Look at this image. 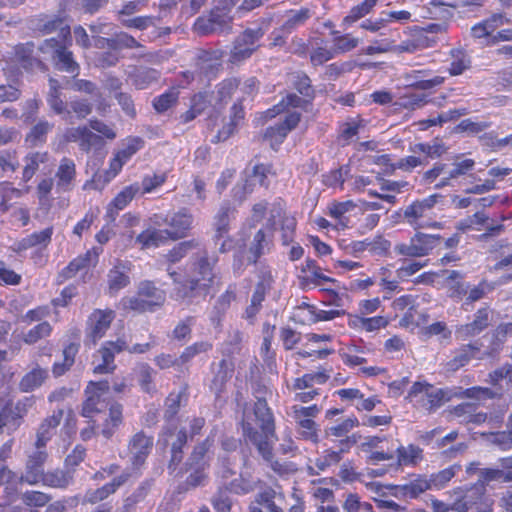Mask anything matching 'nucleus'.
Here are the masks:
<instances>
[{
    "label": "nucleus",
    "mask_w": 512,
    "mask_h": 512,
    "mask_svg": "<svg viewBox=\"0 0 512 512\" xmlns=\"http://www.w3.org/2000/svg\"><path fill=\"white\" fill-rule=\"evenodd\" d=\"M241 426L245 439L257 448L264 460H271L272 442L277 436L274 415L265 398L257 396L253 413L244 412Z\"/></svg>",
    "instance_id": "f257e3e1"
},
{
    "label": "nucleus",
    "mask_w": 512,
    "mask_h": 512,
    "mask_svg": "<svg viewBox=\"0 0 512 512\" xmlns=\"http://www.w3.org/2000/svg\"><path fill=\"white\" fill-rule=\"evenodd\" d=\"M152 223L165 231L171 241L184 239L193 228L194 216L188 208L167 213H156L151 217Z\"/></svg>",
    "instance_id": "f03ea898"
},
{
    "label": "nucleus",
    "mask_w": 512,
    "mask_h": 512,
    "mask_svg": "<svg viewBox=\"0 0 512 512\" xmlns=\"http://www.w3.org/2000/svg\"><path fill=\"white\" fill-rule=\"evenodd\" d=\"M442 198L441 194H432L424 199L412 202L404 209V220L415 230L426 227H440V223L431 222L429 219L433 214L435 205Z\"/></svg>",
    "instance_id": "7ed1b4c3"
},
{
    "label": "nucleus",
    "mask_w": 512,
    "mask_h": 512,
    "mask_svg": "<svg viewBox=\"0 0 512 512\" xmlns=\"http://www.w3.org/2000/svg\"><path fill=\"white\" fill-rule=\"evenodd\" d=\"M39 51L51 56L54 67L57 70L72 74L73 76L79 74V64L74 60L73 53L66 48L62 41L56 38L46 39L39 46Z\"/></svg>",
    "instance_id": "20e7f679"
},
{
    "label": "nucleus",
    "mask_w": 512,
    "mask_h": 512,
    "mask_svg": "<svg viewBox=\"0 0 512 512\" xmlns=\"http://www.w3.org/2000/svg\"><path fill=\"white\" fill-rule=\"evenodd\" d=\"M219 261L217 255H210L207 248L202 244L199 250L190 258V267L193 279L198 280L208 290L215 279V268Z\"/></svg>",
    "instance_id": "39448f33"
},
{
    "label": "nucleus",
    "mask_w": 512,
    "mask_h": 512,
    "mask_svg": "<svg viewBox=\"0 0 512 512\" xmlns=\"http://www.w3.org/2000/svg\"><path fill=\"white\" fill-rule=\"evenodd\" d=\"M127 348V340L118 338L115 341H106L93 355V373L94 374H111L116 369L115 355L125 351Z\"/></svg>",
    "instance_id": "423d86ee"
},
{
    "label": "nucleus",
    "mask_w": 512,
    "mask_h": 512,
    "mask_svg": "<svg viewBox=\"0 0 512 512\" xmlns=\"http://www.w3.org/2000/svg\"><path fill=\"white\" fill-rule=\"evenodd\" d=\"M263 35L264 31L260 27L244 30L233 42V47L229 54V62L232 64H239L250 58L257 50V42L263 37Z\"/></svg>",
    "instance_id": "0eeeda50"
},
{
    "label": "nucleus",
    "mask_w": 512,
    "mask_h": 512,
    "mask_svg": "<svg viewBox=\"0 0 512 512\" xmlns=\"http://www.w3.org/2000/svg\"><path fill=\"white\" fill-rule=\"evenodd\" d=\"M233 17H225L211 8L208 14L199 16L194 24L193 31L199 36L221 34L229 32L232 28Z\"/></svg>",
    "instance_id": "6e6552de"
},
{
    "label": "nucleus",
    "mask_w": 512,
    "mask_h": 512,
    "mask_svg": "<svg viewBox=\"0 0 512 512\" xmlns=\"http://www.w3.org/2000/svg\"><path fill=\"white\" fill-rule=\"evenodd\" d=\"M486 488L483 484L475 483L466 488H456L453 493L455 500L452 503V510L456 512H468L475 505L482 502Z\"/></svg>",
    "instance_id": "1a4fd4ad"
},
{
    "label": "nucleus",
    "mask_w": 512,
    "mask_h": 512,
    "mask_svg": "<svg viewBox=\"0 0 512 512\" xmlns=\"http://www.w3.org/2000/svg\"><path fill=\"white\" fill-rule=\"evenodd\" d=\"M48 459V453L45 448H36V451L28 455L25 464V472L19 478V482L29 485L40 483L44 473V464Z\"/></svg>",
    "instance_id": "9d476101"
},
{
    "label": "nucleus",
    "mask_w": 512,
    "mask_h": 512,
    "mask_svg": "<svg viewBox=\"0 0 512 512\" xmlns=\"http://www.w3.org/2000/svg\"><path fill=\"white\" fill-rule=\"evenodd\" d=\"M301 115L298 112H292L285 116V119L274 126L266 129L264 138L270 142L273 150H277L283 143L288 133L295 129L299 124Z\"/></svg>",
    "instance_id": "9b49d317"
},
{
    "label": "nucleus",
    "mask_w": 512,
    "mask_h": 512,
    "mask_svg": "<svg viewBox=\"0 0 512 512\" xmlns=\"http://www.w3.org/2000/svg\"><path fill=\"white\" fill-rule=\"evenodd\" d=\"M132 263L127 260L117 259L113 267L108 271L107 284L108 293L115 295L130 284L129 273L132 270Z\"/></svg>",
    "instance_id": "f8f14e48"
},
{
    "label": "nucleus",
    "mask_w": 512,
    "mask_h": 512,
    "mask_svg": "<svg viewBox=\"0 0 512 512\" xmlns=\"http://www.w3.org/2000/svg\"><path fill=\"white\" fill-rule=\"evenodd\" d=\"M283 499L284 494L281 490L265 487L256 494L254 502L249 506V512H283L276 504V500Z\"/></svg>",
    "instance_id": "ddd939ff"
},
{
    "label": "nucleus",
    "mask_w": 512,
    "mask_h": 512,
    "mask_svg": "<svg viewBox=\"0 0 512 512\" xmlns=\"http://www.w3.org/2000/svg\"><path fill=\"white\" fill-rule=\"evenodd\" d=\"M436 42L435 37H430L426 35L425 31L416 29L408 39L402 41L400 44H397L396 40H394L393 53H415L433 47Z\"/></svg>",
    "instance_id": "4468645a"
},
{
    "label": "nucleus",
    "mask_w": 512,
    "mask_h": 512,
    "mask_svg": "<svg viewBox=\"0 0 512 512\" xmlns=\"http://www.w3.org/2000/svg\"><path fill=\"white\" fill-rule=\"evenodd\" d=\"M236 209L229 202H223L213 218V242L215 245L230 231V222L235 218Z\"/></svg>",
    "instance_id": "2eb2a0df"
},
{
    "label": "nucleus",
    "mask_w": 512,
    "mask_h": 512,
    "mask_svg": "<svg viewBox=\"0 0 512 512\" xmlns=\"http://www.w3.org/2000/svg\"><path fill=\"white\" fill-rule=\"evenodd\" d=\"M273 226L274 223L270 228H261L254 234L249 246L250 263L255 264L262 255L270 251L273 245Z\"/></svg>",
    "instance_id": "dca6fc26"
},
{
    "label": "nucleus",
    "mask_w": 512,
    "mask_h": 512,
    "mask_svg": "<svg viewBox=\"0 0 512 512\" xmlns=\"http://www.w3.org/2000/svg\"><path fill=\"white\" fill-rule=\"evenodd\" d=\"M35 44L33 42L20 43L15 46V58L16 61L26 71L39 70L46 72L48 70L47 65L40 59L34 56Z\"/></svg>",
    "instance_id": "f3484780"
},
{
    "label": "nucleus",
    "mask_w": 512,
    "mask_h": 512,
    "mask_svg": "<svg viewBox=\"0 0 512 512\" xmlns=\"http://www.w3.org/2000/svg\"><path fill=\"white\" fill-rule=\"evenodd\" d=\"M114 317L115 313L112 310L96 309L90 315L88 319L90 333L88 336L91 338L94 344L105 335Z\"/></svg>",
    "instance_id": "a211bd4d"
},
{
    "label": "nucleus",
    "mask_w": 512,
    "mask_h": 512,
    "mask_svg": "<svg viewBox=\"0 0 512 512\" xmlns=\"http://www.w3.org/2000/svg\"><path fill=\"white\" fill-rule=\"evenodd\" d=\"M153 446V438L144 432L136 433L129 442V452L132 455V464L135 467L141 466L149 455Z\"/></svg>",
    "instance_id": "6ab92c4d"
},
{
    "label": "nucleus",
    "mask_w": 512,
    "mask_h": 512,
    "mask_svg": "<svg viewBox=\"0 0 512 512\" xmlns=\"http://www.w3.org/2000/svg\"><path fill=\"white\" fill-rule=\"evenodd\" d=\"M55 177L57 179L56 188L58 192H69L74 187L76 178V165L68 157L61 159Z\"/></svg>",
    "instance_id": "aec40b11"
},
{
    "label": "nucleus",
    "mask_w": 512,
    "mask_h": 512,
    "mask_svg": "<svg viewBox=\"0 0 512 512\" xmlns=\"http://www.w3.org/2000/svg\"><path fill=\"white\" fill-rule=\"evenodd\" d=\"M389 494L398 499H413L428 490L426 476L418 475L416 479L403 485H391Z\"/></svg>",
    "instance_id": "412c9836"
},
{
    "label": "nucleus",
    "mask_w": 512,
    "mask_h": 512,
    "mask_svg": "<svg viewBox=\"0 0 512 512\" xmlns=\"http://www.w3.org/2000/svg\"><path fill=\"white\" fill-rule=\"evenodd\" d=\"M140 191L138 184H132L125 187L119 192L115 198L109 203L106 211V218L108 222H114L119 211L123 210Z\"/></svg>",
    "instance_id": "4be33fe9"
},
{
    "label": "nucleus",
    "mask_w": 512,
    "mask_h": 512,
    "mask_svg": "<svg viewBox=\"0 0 512 512\" xmlns=\"http://www.w3.org/2000/svg\"><path fill=\"white\" fill-rule=\"evenodd\" d=\"M490 323V311L488 308H480L474 314L472 322L462 325L457 330V335L463 339L478 335L485 330Z\"/></svg>",
    "instance_id": "5701e85b"
},
{
    "label": "nucleus",
    "mask_w": 512,
    "mask_h": 512,
    "mask_svg": "<svg viewBox=\"0 0 512 512\" xmlns=\"http://www.w3.org/2000/svg\"><path fill=\"white\" fill-rule=\"evenodd\" d=\"M64 415L62 409H58L53 414L43 420L37 431L35 442L36 448H45L47 442L52 438L56 428L59 426Z\"/></svg>",
    "instance_id": "b1692460"
},
{
    "label": "nucleus",
    "mask_w": 512,
    "mask_h": 512,
    "mask_svg": "<svg viewBox=\"0 0 512 512\" xmlns=\"http://www.w3.org/2000/svg\"><path fill=\"white\" fill-rule=\"evenodd\" d=\"M208 289L205 288L198 280L190 278L183 280L173 289V297L177 301L191 303L192 299L200 294H206Z\"/></svg>",
    "instance_id": "393cba45"
},
{
    "label": "nucleus",
    "mask_w": 512,
    "mask_h": 512,
    "mask_svg": "<svg viewBox=\"0 0 512 512\" xmlns=\"http://www.w3.org/2000/svg\"><path fill=\"white\" fill-rule=\"evenodd\" d=\"M314 15L312 9L301 7L299 9H291L285 12L282 23V30L285 32H294L304 26Z\"/></svg>",
    "instance_id": "a878e982"
},
{
    "label": "nucleus",
    "mask_w": 512,
    "mask_h": 512,
    "mask_svg": "<svg viewBox=\"0 0 512 512\" xmlns=\"http://www.w3.org/2000/svg\"><path fill=\"white\" fill-rule=\"evenodd\" d=\"M245 112L241 102L235 103L231 107L230 121L220 129L212 139L213 143H219L229 139L237 130L240 121L244 119Z\"/></svg>",
    "instance_id": "bb28decb"
},
{
    "label": "nucleus",
    "mask_w": 512,
    "mask_h": 512,
    "mask_svg": "<svg viewBox=\"0 0 512 512\" xmlns=\"http://www.w3.org/2000/svg\"><path fill=\"white\" fill-rule=\"evenodd\" d=\"M48 376V370L36 364L34 368L23 375L18 384V388L24 393L32 392L41 387Z\"/></svg>",
    "instance_id": "cd10ccee"
},
{
    "label": "nucleus",
    "mask_w": 512,
    "mask_h": 512,
    "mask_svg": "<svg viewBox=\"0 0 512 512\" xmlns=\"http://www.w3.org/2000/svg\"><path fill=\"white\" fill-rule=\"evenodd\" d=\"M480 348L481 344L478 342L462 345L454 351V356L448 362V367L454 371L464 367L470 360L476 358V355L480 352Z\"/></svg>",
    "instance_id": "c85d7f7f"
},
{
    "label": "nucleus",
    "mask_w": 512,
    "mask_h": 512,
    "mask_svg": "<svg viewBox=\"0 0 512 512\" xmlns=\"http://www.w3.org/2000/svg\"><path fill=\"white\" fill-rule=\"evenodd\" d=\"M202 246V242L197 238L184 240L177 243L165 255V260L170 264H175L184 259L190 252L198 251Z\"/></svg>",
    "instance_id": "c756f323"
},
{
    "label": "nucleus",
    "mask_w": 512,
    "mask_h": 512,
    "mask_svg": "<svg viewBox=\"0 0 512 512\" xmlns=\"http://www.w3.org/2000/svg\"><path fill=\"white\" fill-rule=\"evenodd\" d=\"M100 251L98 248L88 250L85 254L80 255L73 259L68 266L64 269L63 274L70 278L76 275L80 270L95 266L98 262Z\"/></svg>",
    "instance_id": "7c9ffc66"
},
{
    "label": "nucleus",
    "mask_w": 512,
    "mask_h": 512,
    "mask_svg": "<svg viewBox=\"0 0 512 512\" xmlns=\"http://www.w3.org/2000/svg\"><path fill=\"white\" fill-rule=\"evenodd\" d=\"M240 81L237 78H229L217 85L214 92V110L220 112L238 89Z\"/></svg>",
    "instance_id": "2f4dec72"
},
{
    "label": "nucleus",
    "mask_w": 512,
    "mask_h": 512,
    "mask_svg": "<svg viewBox=\"0 0 512 512\" xmlns=\"http://www.w3.org/2000/svg\"><path fill=\"white\" fill-rule=\"evenodd\" d=\"M451 58L448 72L450 76H459L471 68V58L463 47H455L449 51Z\"/></svg>",
    "instance_id": "473e14b6"
},
{
    "label": "nucleus",
    "mask_w": 512,
    "mask_h": 512,
    "mask_svg": "<svg viewBox=\"0 0 512 512\" xmlns=\"http://www.w3.org/2000/svg\"><path fill=\"white\" fill-rule=\"evenodd\" d=\"M311 100L312 99H310V98H306V97L301 98L294 93H290L285 98H283L280 103L273 106V108L268 109L265 112V116H266V118H269V119L274 118L278 114L284 112L289 107L301 108V109L306 110L307 107L311 104Z\"/></svg>",
    "instance_id": "72a5a7b5"
},
{
    "label": "nucleus",
    "mask_w": 512,
    "mask_h": 512,
    "mask_svg": "<svg viewBox=\"0 0 512 512\" xmlns=\"http://www.w3.org/2000/svg\"><path fill=\"white\" fill-rule=\"evenodd\" d=\"M450 398L446 396V392L442 389L427 388L425 394L417 400L419 406L425 409L428 413L436 411Z\"/></svg>",
    "instance_id": "f704fd0d"
},
{
    "label": "nucleus",
    "mask_w": 512,
    "mask_h": 512,
    "mask_svg": "<svg viewBox=\"0 0 512 512\" xmlns=\"http://www.w3.org/2000/svg\"><path fill=\"white\" fill-rule=\"evenodd\" d=\"M259 482L249 472H241L239 477L230 481L225 487L233 494L246 495L253 492Z\"/></svg>",
    "instance_id": "c9c22d12"
},
{
    "label": "nucleus",
    "mask_w": 512,
    "mask_h": 512,
    "mask_svg": "<svg viewBox=\"0 0 512 512\" xmlns=\"http://www.w3.org/2000/svg\"><path fill=\"white\" fill-rule=\"evenodd\" d=\"M396 452L397 466H416L423 459V450L414 444L400 445Z\"/></svg>",
    "instance_id": "e433bc0d"
},
{
    "label": "nucleus",
    "mask_w": 512,
    "mask_h": 512,
    "mask_svg": "<svg viewBox=\"0 0 512 512\" xmlns=\"http://www.w3.org/2000/svg\"><path fill=\"white\" fill-rule=\"evenodd\" d=\"M460 470L461 466L454 464L437 473L431 474L429 477L426 476V484L429 486L428 490H440L444 488Z\"/></svg>",
    "instance_id": "4c0bfd02"
},
{
    "label": "nucleus",
    "mask_w": 512,
    "mask_h": 512,
    "mask_svg": "<svg viewBox=\"0 0 512 512\" xmlns=\"http://www.w3.org/2000/svg\"><path fill=\"white\" fill-rule=\"evenodd\" d=\"M161 73L154 68H138L130 74L132 84L138 90L148 88L151 84L157 82Z\"/></svg>",
    "instance_id": "58836bf2"
},
{
    "label": "nucleus",
    "mask_w": 512,
    "mask_h": 512,
    "mask_svg": "<svg viewBox=\"0 0 512 512\" xmlns=\"http://www.w3.org/2000/svg\"><path fill=\"white\" fill-rule=\"evenodd\" d=\"M170 240L165 229H147L136 237V243L141 245L142 249L158 247Z\"/></svg>",
    "instance_id": "ea45409f"
},
{
    "label": "nucleus",
    "mask_w": 512,
    "mask_h": 512,
    "mask_svg": "<svg viewBox=\"0 0 512 512\" xmlns=\"http://www.w3.org/2000/svg\"><path fill=\"white\" fill-rule=\"evenodd\" d=\"M137 293L155 308L165 301V293L158 289L152 281L144 280L138 285Z\"/></svg>",
    "instance_id": "a19ab883"
},
{
    "label": "nucleus",
    "mask_w": 512,
    "mask_h": 512,
    "mask_svg": "<svg viewBox=\"0 0 512 512\" xmlns=\"http://www.w3.org/2000/svg\"><path fill=\"white\" fill-rule=\"evenodd\" d=\"M122 411V405L119 403H114L110 406L109 417L105 420L103 428L101 430V434L106 439H110L114 435L118 427L122 424Z\"/></svg>",
    "instance_id": "79ce46f5"
},
{
    "label": "nucleus",
    "mask_w": 512,
    "mask_h": 512,
    "mask_svg": "<svg viewBox=\"0 0 512 512\" xmlns=\"http://www.w3.org/2000/svg\"><path fill=\"white\" fill-rule=\"evenodd\" d=\"M188 435L185 429H180L175 434V440L171 443V458L168 469L174 471L184 457L183 447L186 445Z\"/></svg>",
    "instance_id": "37998d69"
},
{
    "label": "nucleus",
    "mask_w": 512,
    "mask_h": 512,
    "mask_svg": "<svg viewBox=\"0 0 512 512\" xmlns=\"http://www.w3.org/2000/svg\"><path fill=\"white\" fill-rule=\"evenodd\" d=\"M72 475L61 469L44 472L40 482L52 488H66L72 482Z\"/></svg>",
    "instance_id": "c03bdc74"
},
{
    "label": "nucleus",
    "mask_w": 512,
    "mask_h": 512,
    "mask_svg": "<svg viewBox=\"0 0 512 512\" xmlns=\"http://www.w3.org/2000/svg\"><path fill=\"white\" fill-rule=\"evenodd\" d=\"M233 374V366L230 362H228L226 359H222L218 363V369L215 372V375L211 381V389L216 393L219 394L227 381L232 377Z\"/></svg>",
    "instance_id": "a18cd8bd"
},
{
    "label": "nucleus",
    "mask_w": 512,
    "mask_h": 512,
    "mask_svg": "<svg viewBox=\"0 0 512 512\" xmlns=\"http://www.w3.org/2000/svg\"><path fill=\"white\" fill-rule=\"evenodd\" d=\"M212 444H213V440L210 439V437H207L204 441L197 444L194 447L191 455L189 456V458L186 462V465L189 468L200 467V466L207 467L208 464L205 460V457H206L207 452L211 448Z\"/></svg>",
    "instance_id": "49530a36"
},
{
    "label": "nucleus",
    "mask_w": 512,
    "mask_h": 512,
    "mask_svg": "<svg viewBox=\"0 0 512 512\" xmlns=\"http://www.w3.org/2000/svg\"><path fill=\"white\" fill-rule=\"evenodd\" d=\"M53 227H47L42 231L34 232L23 238L19 243L21 249H28L37 245L47 246L51 242Z\"/></svg>",
    "instance_id": "de8ad7c7"
},
{
    "label": "nucleus",
    "mask_w": 512,
    "mask_h": 512,
    "mask_svg": "<svg viewBox=\"0 0 512 512\" xmlns=\"http://www.w3.org/2000/svg\"><path fill=\"white\" fill-rule=\"evenodd\" d=\"M120 305L125 311H135L138 313L146 312V311H154V307L140 296L138 293L135 296H126L123 297L120 301Z\"/></svg>",
    "instance_id": "09e8293b"
},
{
    "label": "nucleus",
    "mask_w": 512,
    "mask_h": 512,
    "mask_svg": "<svg viewBox=\"0 0 512 512\" xmlns=\"http://www.w3.org/2000/svg\"><path fill=\"white\" fill-rule=\"evenodd\" d=\"M356 207V204L352 200L344 202H334L329 206V215L338 220V225L342 229L347 227L348 219L344 217V214L352 211Z\"/></svg>",
    "instance_id": "8fccbe9b"
},
{
    "label": "nucleus",
    "mask_w": 512,
    "mask_h": 512,
    "mask_svg": "<svg viewBox=\"0 0 512 512\" xmlns=\"http://www.w3.org/2000/svg\"><path fill=\"white\" fill-rule=\"evenodd\" d=\"M463 394L467 398H473L477 400H486V399H494L500 398L503 395L502 387H471L466 389Z\"/></svg>",
    "instance_id": "3c124183"
},
{
    "label": "nucleus",
    "mask_w": 512,
    "mask_h": 512,
    "mask_svg": "<svg viewBox=\"0 0 512 512\" xmlns=\"http://www.w3.org/2000/svg\"><path fill=\"white\" fill-rule=\"evenodd\" d=\"M52 128L53 124L46 120H40L31 128L30 132L27 134L26 142L33 146L45 142L46 135L52 130Z\"/></svg>",
    "instance_id": "603ef678"
},
{
    "label": "nucleus",
    "mask_w": 512,
    "mask_h": 512,
    "mask_svg": "<svg viewBox=\"0 0 512 512\" xmlns=\"http://www.w3.org/2000/svg\"><path fill=\"white\" fill-rule=\"evenodd\" d=\"M105 144L102 136L93 133L89 128L83 126V133L79 144L80 150L90 152L92 149H101Z\"/></svg>",
    "instance_id": "864d4df0"
},
{
    "label": "nucleus",
    "mask_w": 512,
    "mask_h": 512,
    "mask_svg": "<svg viewBox=\"0 0 512 512\" xmlns=\"http://www.w3.org/2000/svg\"><path fill=\"white\" fill-rule=\"evenodd\" d=\"M87 398L83 402L81 415L86 418L92 417L95 413H99L105 407V398L95 393H85Z\"/></svg>",
    "instance_id": "5fc2aeb1"
},
{
    "label": "nucleus",
    "mask_w": 512,
    "mask_h": 512,
    "mask_svg": "<svg viewBox=\"0 0 512 512\" xmlns=\"http://www.w3.org/2000/svg\"><path fill=\"white\" fill-rule=\"evenodd\" d=\"M359 426V421L357 417H349L342 421L341 423L337 425H333L331 427H327L324 430L325 436L330 437L334 436L337 438H342L348 436V433L354 429L355 427Z\"/></svg>",
    "instance_id": "6e6d98bb"
},
{
    "label": "nucleus",
    "mask_w": 512,
    "mask_h": 512,
    "mask_svg": "<svg viewBox=\"0 0 512 512\" xmlns=\"http://www.w3.org/2000/svg\"><path fill=\"white\" fill-rule=\"evenodd\" d=\"M140 46V43L126 32L116 33L111 40H108V48L114 51L124 48H139Z\"/></svg>",
    "instance_id": "4d7b16f0"
},
{
    "label": "nucleus",
    "mask_w": 512,
    "mask_h": 512,
    "mask_svg": "<svg viewBox=\"0 0 512 512\" xmlns=\"http://www.w3.org/2000/svg\"><path fill=\"white\" fill-rule=\"evenodd\" d=\"M51 332L52 326L50 325L49 322L44 321L37 324L36 326L31 328L27 333H25L23 336V341L26 344L32 345L38 342L39 340L50 336Z\"/></svg>",
    "instance_id": "13d9d810"
},
{
    "label": "nucleus",
    "mask_w": 512,
    "mask_h": 512,
    "mask_svg": "<svg viewBox=\"0 0 512 512\" xmlns=\"http://www.w3.org/2000/svg\"><path fill=\"white\" fill-rule=\"evenodd\" d=\"M37 21L36 29L42 34H50L58 29H61L62 32L65 31L66 34H70L68 27L62 28L63 20L60 17L48 18L47 16H42Z\"/></svg>",
    "instance_id": "bf43d9fd"
},
{
    "label": "nucleus",
    "mask_w": 512,
    "mask_h": 512,
    "mask_svg": "<svg viewBox=\"0 0 512 512\" xmlns=\"http://www.w3.org/2000/svg\"><path fill=\"white\" fill-rule=\"evenodd\" d=\"M377 0H364L362 3L354 6L349 14L343 19L344 24H352L370 13L376 5Z\"/></svg>",
    "instance_id": "052dcab7"
},
{
    "label": "nucleus",
    "mask_w": 512,
    "mask_h": 512,
    "mask_svg": "<svg viewBox=\"0 0 512 512\" xmlns=\"http://www.w3.org/2000/svg\"><path fill=\"white\" fill-rule=\"evenodd\" d=\"M46 158H47L46 153H38V152L30 154L25 158L26 164L23 169V177H22L25 182L29 181L34 176V174L36 173V171L39 168V165L41 163H44L46 161Z\"/></svg>",
    "instance_id": "680f3d73"
},
{
    "label": "nucleus",
    "mask_w": 512,
    "mask_h": 512,
    "mask_svg": "<svg viewBox=\"0 0 512 512\" xmlns=\"http://www.w3.org/2000/svg\"><path fill=\"white\" fill-rule=\"evenodd\" d=\"M271 282L272 276L271 273L268 272L267 275H264L263 279L257 283L251 298L250 305L261 309L262 302L265 299L267 291L270 289Z\"/></svg>",
    "instance_id": "e2e57ef3"
},
{
    "label": "nucleus",
    "mask_w": 512,
    "mask_h": 512,
    "mask_svg": "<svg viewBox=\"0 0 512 512\" xmlns=\"http://www.w3.org/2000/svg\"><path fill=\"white\" fill-rule=\"evenodd\" d=\"M229 490L224 487H219L217 492L211 499V504L216 512H230L232 509V499L228 495Z\"/></svg>",
    "instance_id": "0e129e2a"
},
{
    "label": "nucleus",
    "mask_w": 512,
    "mask_h": 512,
    "mask_svg": "<svg viewBox=\"0 0 512 512\" xmlns=\"http://www.w3.org/2000/svg\"><path fill=\"white\" fill-rule=\"evenodd\" d=\"M414 243L423 252V256L428 255L440 243V235H431L425 233H416L413 237Z\"/></svg>",
    "instance_id": "69168bd1"
},
{
    "label": "nucleus",
    "mask_w": 512,
    "mask_h": 512,
    "mask_svg": "<svg viewBox=\"0 0 512 512\" xmlns=\"http://www.w3.org/2000/svg\"><path fill=\"white\" fill-rule=\"evenodd\" d=\"M213 348V345L209 341H199L195 342L192 345L186 347L180 355V361L183 364L188 363L195 356L207 353Z\"/></svg>",
    "instance_id": "338daca9"
},
{
    "label": "nucleus",
    "mask_w": 512,
    "mask_h": 512,
    "mask_svg": "<svg viewBox=\"0 0 512 512\" xmlns=\"http://www.w3.org/2000/svg\"><path fill=\"white\" fill-rule=\"evenodd\" d=\"M1 411L5 413L9 424L18 426L19 420L27 413V408L24 402L18 401L15 405L6 404Z\"/></svg>",
    "instance_id": "774afa93"
}]
</instances>
